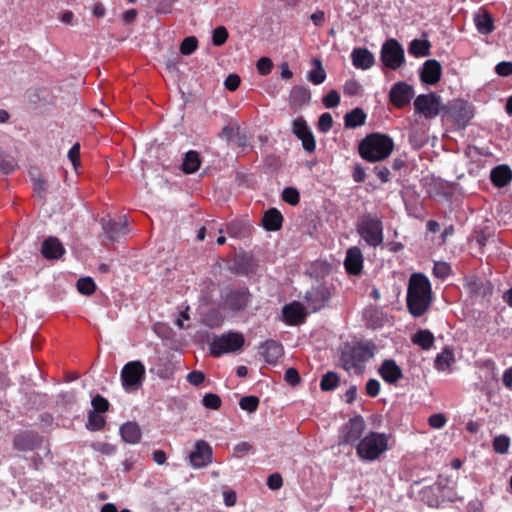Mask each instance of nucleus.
Segmentation results:
<instances>
[{
    "label": "nucleus",
    "mask_w": 512,
    "mask_h": 512,
    "mask_svg": "<svg viewBox=\"0 0 512 512\" xmlns=\"http://www.w3.org/2000/svg\"><path fill=\"white\" fill-rule=\"evenodd\" d=\"M431 303V286L422 274H413L409 280L407 305L414 317L423 315Z\"/></svg>",
    "instance_id": "obj_1"
},
{
    "label": "nucleus",
    "mask_w": 512,
    "mask_h": 512,
    "mask_svg": "<svg viewBox=\"0 0 512 512\" xmlns=\"http://www.w3.org/2000/svg\"><path fill=\"white\" fill-rule=\"evenodd\" d=\"M394 150L392 138L380 133L366 136L359 145L361 157L369 162H378L386 159Z\"/></svg>",
    "instance_id": "obj_2"
},
{
    "label": "nucleus",
    "mask_w": 512,
    "mask_h": 512,
    "mask_svg": "<svg viewBox=\"0 0 512 512\" xmlns=\"http://www.w3.org/2000/svg\"><path fill=\"white\" fill-rule=\"evenodd\" d=\"M358 456L367 461H374L388 449V436L384 433L370 432L357 444Z\"/></svg>",
    "instance_id": "obj_3"
},
{
    "label": "nucleus",
    "mask_w": 512,
    "mask_h": 512,
    "mask_svg": "<svg viewBox=\"0 0 512 512\" xmlns=\"http://www.w3.org/2000/svg\"><path fill=\"white\" fill-rule=\"evenodd\" d=\"M245 343L244 336L238 332H229L217 336L210 343V352L219 357L223 354L233 353L239 350Z\"/></svg>",
    "instance_id": "obj_4"
},
{
    "label": "nucleus",
    "mask_w": 512,
    "mask_h": 512,
    "mask_svg": "<svg viewBox=\"0 0 512 512\" xmlns=\"http://www.w3.org/2000/svg\"><path fill=\"white\" fill-rule=\"evenodd\" d=\"M358 232L361 238L370 246L376 247L383 242L382 223L372 216H364L361 219Z\"/></svg>",
    "instance_id": "obj_5"
},
{
    "label": "nucleus",
    "mask_w": 512,
    "mask_h": 512,
    "mask_svg": "<svg viewBox=\"0 0 512 512\" xmlns=\"http://www.w3.org/2000/svg\"><path fill=\"white\" fill-rule=\"evenodd\" d=\"M415 112L427 119L435 118L446 107L442 104L441 97L435 93L421 94L414 101Z\"/></svg>",
    "instance_id": "obj_6"
},
{
    "label": "nucleus",
    "mask_w": 512,
    "mask_h": 512,
    "mask_svg": "<svg viewBox=\"0 0 512 512\" xmlns=\"http://www.w3.org/2000/svg\"><path fill=\"white\" fill-rule=\"evenodd\" d=\"M145 377V367L140 361H131L125 364L121 371L123 387L126 391L137 390Z\"/></svg>",
    "instance_id": "obj_7"
},
{
    "label": "nucleus",
    "mask_w": 512,
    "mask_h": 512,
    "mask_svg": "<svg viewBox=\"0 0 512 512\" xmlns=\"http://www.w3.org/2000/svg\"><path fill=\"white\" fill-rule=\"evenodd\" d=\"M404 49L395 39L387 40L381 48V60L392 70L400 68L404 62Z\"/></svg>",
    "instance_id": "obj_8"
},
{
    "label": "nucleus",
    "mask_w": 512,
    "mask_h": 512,
    "mask_svg": "<svg viewBox=\"0 0 512 512\" xmlns=\"http://www.w3.org/2000/svg\"><path fill=\"white\" fill-rule=\"evenodd\" d=\"M365 430V421L362 417L356 416L344 424L339 431L340 444H353L357 442Z\"/></svg>",
    "instance_id": "obj_9"
},
{
    "label": "nucleus",
    "mask_w": 512,
    "mask_h": 512,
    "mask_svg": "<svg viewBox=\"0 0 512 512\" xmlns=\"http://www.w3.org/2000/svg\"><path fill=\"white\" fill-rule=\"evenodd\" d=\"M213 451L211 446L204 440L195 443L194 450L190 454V464L195 469L206 467L212 462Z\"/></svg>",
    "instance_id": "obj_10"
},
{
    "label": "nucleus",
    "mask_w": 512,
    "mask_h": 512,
    "mask_svg": "<svg viewBox=\"0 0 512 512\" xmlns=\"http://www.w3.org/2000/svg\"><path fill=\"white\" fill-rule=\"evenodd\" d=\"M369 353L362 347H355L342 356V364L346 371L358 373L362 370L364 362L368 359Z\"/></svg>",
    "instance_id": "obj_11"
},
{
    "label": "nucleus",
    "mask_w": 512,
    "mask_h": 512,
    "mask_svg": "<svg viewBox=\"0 0 512 512\" xmlns=\"http://www.w3.org/2000/svg\"><path fill=\"white\" fill-rule=\"evenodd\" d=\"M420 497L430 507L438 506L445 499H450V492L442 487L441 482H437L432 486L425 487L420 492Z\"/></svg>",
    "instance_id": "obj_12"
},
{
    "label": "nucleus",
    "mask_w": 512,
    "mask_h": 512,
    "mask_svg": "<svg viewBox=\"0 0 512 512\" xmlns=\"http://www.w3.org/2000/svg\"><path fill=\"white\" fill-rule=\"evenodd\" d=\"M414 96V89L405 82L395 83L389 93L390 101L393 105L401 108L410 103Z\"/></svg>",
    "instance_id": "obj_13"
},
{
    "label": "nucleus",
    "mask_w": 512,
    "mask_h": 512,
    "mask_svg": "<svg viewBox=\"0 0 512 512\" xmlns=\"http://www.w3.org/2000/svg\"><path fill=\"white\" fill-rule=\"evenodd\" d=\"M293 133L302 141L304 149L308 152L315 150L316 144L312 132L308 129L306 121L299 117L293 121Z\"/></svg>",
    "instance_id": "obj_14"
},
{
    "label": "nucleus",
    "mask_w": 512,
    "mask_h": 512,
    "mask_svg": "<svg viewBox=\"0 0 512 512\" xmlns=\"http://www.w3.org/2000/svg\"><path fill=\"white\" fill-rule=\"evenodd\" d=\"M441 74L442 67L440 63L437 60L430 59L423 64L420 77L422 82L434 85L440 80Z\"/></svg>",
    "instance_id": "obj_15"
},
{
    "label": "nucleus",
    "mask_w": 512,
    "mask_h": 512,
    "mask_svg": "<svg viewBox=\"0 0 512 512\" xmlns=\"http://www.w3.org/2000/svg\"><path fill=\"white\" fill-rule=\"evenodd\" d=\"M345 268L348 273L357 275L363 267V255L358 247H351L347 250L344 261Z\"/></svg>",
    "instance_id": "obj_16"
},
{
    "label": "nucleus",
    "mask_w": 512,
    "mask_h": 512,
    "mask_svg": "<svg viewBox=\"0 0 512 512\" xmlns=\"http://www.w3.org/2000/svg\"><path fill=\"white\" fill-rule=\"evenodd\" d=\"M378 372L383 380L389 384L396 383L403 376L401 368L394 360L390 359L382 362Z\"/></svg>",
    "instance_id": "obj_17"
},
{
    "label": "nucleus",
    "mask_w": 512,
    "mask_h": 512,
    "mask_svg": "<svg viewBox=\"0 0 512 512\" xmlns=\"http://www.w3.org/2000/svg\"><path fill=\"white\" fill-rule=\"evenodd\" d=\"M353 65L357 69L367 70L374 64V55L366 48H356L351 53Z\"/></svg>",
    "instance_id": "obj_18"
},
{
    "label": "nucleus",
    "mask_w": 512,
    "mask_h": 512,
    "mask_svg": "<svg viewBox=\"0 0 512 512\" xmlns=\"http://www.w3.org/2000/svg\"><path fill=\"white\" fill-rule=\"evenodd\" d=\"M473 21L477 31L482 35H488L494 30L493 18L486 10H479L476 12L474 14Z\"/></svg>",
    "instance_id": "obj_19"
},
{
    "label": "nucleus",
    "mask_w": 512,
    "mask_h": 512,
    "mask_svg": "<svg viewBox=\"0 0 512 512\" xmlns=\"http://www.w3.org/2000/svg\"><path fill=\"white\" fill-rule=\"evenodd\" d=\"M41 252L47 259H58L63 255L65 249L58 238L49 237L43 242Z\"/></svg>",
    "instance_id": "obj_20"
},
{
    "label": "nucleus",
    "mask_w": 512,
    "mask_h": 512,
    "mask_svg": "<svg viewBox=\"0 0 512 512\" xmlns=\"http://www.w3.org/2000/svg\"><path fill=\"white\" fill-rule=\"evenodd\" d=\"M283 316L288 324L295 325L303 321L305 318V311L300 303L294 302L283 308Z\"/></svg>",
    "instance_id": "obj_21"
},
{
    "label": "nucleus",
    "mask_w": 512,
    "mask_h": 512,
    "mask_svg": "<svg viewBox=\"0 0 512 512\" xmlns=\"http://www.w3.org/2000/svg\"><path fill=\"white\" fill-rule=\"evenodd\" d=\"M120 435L124 442L134 445L139 443L142 432L137 423L127 422L120 427Z\"/></svg>",
    "instance_id": "obj_22"
},
{
    "label": "nucleus",
    "mask_w": 512,
    "mask_h": 512,
    "mask_svg": "<svg viewBox=\"0 0 512 512\" xmlns=\"http://www.w3.org/2000/svg\"><path fill=\"white\" fill-rule=\"evenodd\" d=\"M262 355L267 363L275 364L283 354L282 346L275 341H267L262 346Z\"/></svg>",
    "instance_id": "obj_23"
},
{
    "label": "nucleus",
    "mask_w": 512,
    "mask_h": 512,
    "mask_svg": "<svg viewBox=\"0 0 512 512\" xmlns=\"http://www.w3.org/2000/svg\"><path fill=\"white\" fill-rule=\"evenodd\" d=\"M103 230L111 239H117L121 235L125 234L127 227V219H124L121 222H115L112 220L103 221L102 223Z\"/></svg>",
    "instance_id": "obj_24"
},
{
    "label": "nucleus",
    "mask_w": 512,
    "mask_h": 512,
    "mask_svg": "<svg viewBox=\"0 0 512 512\" xmlns=\"http://www.w3.org/2000/svg\"><path fill=\"white\" fill-rule=\"evenodd\" d=\"M282 221H283V217H282L281 213L275 208H271L270 210H268L264 214L263 219H262L264 228L269 231H276V230L280 229L281 225H282Z\"/></svg>",
    "instance_id": "obj_25"
},
{
    "label": "nucleus",
    "mask_w": 512,
    "mask_h": 512,
    "mask_svg": "<svg viewBox=\"0 0 512 512\" xmlns=\"http://www.w3.org/2000/svg\"><path fill=\"white\" fill-rule=\"evenodd\" d=\"M491 180L498 187H504L512 180V171L505 165L497 166L491 171Z\"/></svg>",
    "instance_id": "obj_26"
},
{
    "label": "nucleus",
    "mask_w": 512,
    "mask_h": 512,
    "mask_svg": "<svg viewBox=\"0 0 512 512\" xmlns=\"http://www.w3.org/2000/svg\"><path fill=\"white\" fill-rule=\"evenodd\" d=\"M249 294L245 291L233 292L228 295L226 304L234 311H239L247 306Z\"/></svg>",
    "instance_id": "obj_27"
},
{
    "label": "nucleus",
    "mask_w": 512,
    "mask_h": 512,
    "mask_svg": "<svg viewBox=\"0 0 512 512\" xmlns=\"http://www.w3.org/2000/svg\"><path fill=\"white\" fill-rule=\"evenodd\" d=\"M366 119L365 113L360 109L356 108L345 116V126L347 128H356L364 124Z\"/></svg>",
    "instance_id": "obj_28"
},
{
    "label": "nucleus",
    "mask_w": 512,
    "mask_h": 512,
    "mask_svg": "<svg viewBox=\"0 0 512 512\" xmlns=\"http://www.w3.org/2000/svg\"><path fill=\"white\" fill-rule=\"evenodd\" d=\"M455 361L454 354L451 350L445 349L435 359V367L439 371L447 370Z\"/></svg>",
    "instance_id": "obj_29"
},
{
    "label": "nucleus",
    "mask_w": 512,
    "mask_h": 512,
    "mask_svg": "<svg viewBox=\"0 0 512 512\" xmlns=\"http://www.w3.org/2000/svg\"><path fill=\"white\" fill-rule=\"evenodd\" d=\"M430 44L426 40L414 39L409 46V53L416 57L429 55Z\"/></svg>",
    "instance_id": "obj_30"
},
{
    "label": "nucleus",
    "mask_w": 512,
    "mask_h": 512,
    "mask_svg": "<svg viewBox=\"0 0 512 512\" xmlns=\"http://www.w3.org/2000/svg\"><path fill=\"white\" fill-rule=\"evenodd\" d=\"M200 166L199 155L195 151H189L186 153L183 162V171L187 174L194 173Z\"/></svg>",
    "instance_id": "obj_31"
},
{
    "label": "nucleus",
    "mask_w": 512,
    "mask_h": 512,
    "mask_svg": "<svg viewBox=\"0 0 512 512\" xmlns=\"http://www.w3.org/2000/svg\"><path fill=\"white\" fill-rule=\"evenodd\" d=\"M412 340L415 344L427 350L432 347L434 343V336L428 330H421L413 336Z\"/></svg>",
    "instance_id": "obj_32"
},
{
    "label": "nucleus",
    "mask_w": 512,
    "mask_h": 512,
    "mask_svg": "<svg viewBox=\"0 0 512 512\" xmlns=\"http://www.w3.org/2000/svg\"><path fill=\"white\" fill-rule=\"evenodd\" d=\"M313 63L315 64L316 69L310 71L307 78L313 84L319 85L325 81L326 73L319 59H313Z\"/></svg>",
    "instance_id": "obj_33"
},
{
    "label": "nucleus",
    "mask_w": 512,
    "mask_h": 512,
    "mask_svg": "<svg viewBox=\"0 0 512 512\" xmlns=\"http://www.w3.org/2000/svg\"><path fill=\"white\" fill-rule=\"evenodd\" d=\"M105 425V419L100 413L90 411L88 416V422L86 424L87 429L91 431L101 430Z\"/></svg>",
    "instance_id": "obj_34"
},
{
    "label": "nucleus",
    "mask_w": 512,
    "mask_h": 512,
    "mask_svg": "<svg viewBox=\"0 0 512 512\" xmlns=\"http://www.w3.org/2000/svg\"><path fill=\"white\" fill-rule=\"evenodd\" d=\"M339 378L336 373L328 372L326 373L320 383L321 389L324 391H330L336 388L338 385Z\"/></svg>",
    "instance_id": "obj_35"
},
{
    "label": "nucleus",
    "mask_w": 512,
    "mask_h": 512,
    "mask_svg": "<svg viewBox=\"0 0 512 512\" xmlns=\"http://www.w3.org/2000/svg\"><path fill=\"white\" fill-rule=\"evenodd\" d=\"M510 447V439L505 435L496 436L493 440V449L499 454H506Z\"/></svg>",
    "instance_id": "obj_36"
},
{
    "label": "nucleus",
    "mask_w": 512,
    "mask_h": 512,
    "mask_svg": "<svg viewBox=\"0 0 512 512\" xmlns=\"http://www.w3.org/2000/svg\"><path fill=\"white\" fill-rule=\"evenodd\" d=\"M96 285L92 278H81L77 282V289L81 294L91 295L95 291Z\"/></svg>",
    "instance_id": "obj_37"
},
{
    "label": "nucleus",
    "mask_w": 512,
    "mask_h": 512,
    "mask_svg": "<svg viewBox=\"0 0 512 512\" xmlns=\"http://www.w3.org/2000/svg\"><path fill=\"white\" fill-rule=\"evenodd\" d=\"M241 409L248 412H254L259 406V398L256 396H244L240 399Z\"/></svg>",
    "instance_id": "obj_38"
},
{
    "label": "nucleus",
    "mask_w": 512,
    "mask_h": 512,
    "mask_svg": "<svg viewBox=\"0 0 512 512\" xmlns=\"http://www.w3.org/2000/svg\"><path fill=\"white\" fill-rule=\"evenodd\" d=\"M15 447L19 450H31L34 448V442L30 435H19L15 439Z\"/></svg>",
    "instance_id": "obj_39"
},
{
    "label": "nucleus",
    "mask_w": 512,
    "mask_h": 512,
    "mask_svg": "<svg viewBox=\"0 0 512 512\" xmlns=\"http://www.w3.org/2000/svg\"><path fill=\"white\" fill-rule=\"evenodd\" d=\"M228 38V31L224 26H219L213 31L212 41L215 46L223 45Z\"/></svg>",
    "instance_id": "obj_40"
},
{
    "label": "nucleus",
    "mask_w": 512,
    "mask_h": 512,
    "mask_svg": "<svg viewBox=\"0 0 512 512\" xmlns=\"http://www.w3.org/2000/svg\"><path fill=\"white\" fill-rule=\"evenodd\" d=\"M174 373V367L169 361H161L156 374L161 379H169Z\"/></svg>",
    "instance_id": "obj_41"
},
{
    "label": "nucleus",
    "mask_w": 512,
    "mask_h": 512,
    "mask_svg": "<svg viewBox=\"0 0 512 512\" xmlns=\"http://www.w3.org/2000/svg\"><path fill=\"white\" fill-rule=\"evenodd\" d=\"M283 200L290 204V205H296L299 202L300 195L297 189L293 187H287L283 190L282 193Z\"/></svg>",
    "instance_id": "obj_42"
},
{
    "label": "nucleus",
    "mask_w": 512,
    "mask_h": 512,
    "mask_svg": "<svg viewBox=\"0 0 512 512\" xmlns=\"http://www.w3.org/2000/svg\"><path fill=\"white\" fill-rule=\"evenodd\" d=\"M202 403L206 408L216 410L221 406V399L217 394L208 393L203 397Z\"/></svg>",
    "instance_id": "obj_43"
},
{
    "label": "nucleus",
    "mask_w": 512,
    "mask_h": 512,
    "mask_svg": "<svg viewBox=\"0 0 512 512\" xmlns=\"http://www.w3.org/2000/svg\"><path fill=\"white\" fill-rule=\"evenodd\" d=\"M197 48V39L195 37L185 38L180 46V51L183 55H190Z\"/></svg>",
    "instance_id": "obj_44"
},
{
    "label": "nucleus",
    "mask_w": 512,
    "mask_h": 512,
    "mask_svg": "<svg viewBox=\"0 0 512 512\" xmlns=\"http://www.w3.org/2000/svg\"><path fill=\"white\" fill-rule=\"evenodd\" d=\"M91 448L104 455H112L116 451V447L106 442H94L91 444Z\"/></svg>",
    "instance_id": "obj_45"
},
{
    "label": "nucleus",
    "mask_w": 512,
    "mask_h": 512,
    "mask_svg": "<svg viewBox=\"0 0 512 512\" xmlns=\"http://www.w3.org/2000/svg\"><path fill=\"white\" fill-rule=\"evenodd\" d=\"M92 406V411H95L96 413H103L108 410L109 403L105 398L97 395L92 399Z\"/></svg>",
    "instance_id": "obj_46"
},
{
    "label": "nucleus",
    "mask_w": 512,
    "mask_h": 512,
    "mask_svg": "<svg viewBox=\"0 0 512 512\" xmlns=\"http://www.w3.org/2000/svg\"><path fill=\"white\" fill-rule=\"evenodd\" d=\"M340 102L339 93L336 90H331L328 94L323 98V104L326 108H334Z\"/></svg>",
    "instance_id": "obj_47"
},
{
    "label": "nucleus",
    "mask_w": 512,
    "mask_h": 512,
    "mask_svg": "<svg viewBox=\"0 0 512 512\" xmlns=\"http://www.w3.org/2000/svg\"><path fill=\"white\" fill-rule=\"evenodd\" d=\"M333 119L330 113H323L318 121V128L322 132H327L332 128Z\"/></svg>",
    "instance_id": "obj_48"
},
{
    "label": "nucleus",
    "mask_w": 512,
    "mask_h": 512,
    "mask_svg": "<svg viewBox=\"0 0 512 512\" xmlns=\"http://www.w3.org/2000/svg\"><path fill=\"white\" fill-rule=\"evenodd\" d=\"M256 66L260 74L267 75L271 72L273 64L271 59L267 57H262L257 61Z\"/></svg>",
    "instance_id": "obj_49"
},
{
    "label": "nucleus",
    "mask_w": 512,
    "mask_h": 512,
    "mask_svg": "<svg viewBox=\"0 0 512 512\" xmlns=\"http://www.w3.org/2000/svg\"><path fill=\"white\" fill-rule=\"evenodd\" d=\"M433 271L436 277L445 278L450 273V266L446 262H435Z\"/></svg>",
    "instance_id": "obj_50"
},
{
    "label": "nucleus",
    "mask_w": 512,
    "mask_h": 512,
    "mask_svg": "<svg viewBox=\"0 0 512 512\" xmlns=\"http://www.w3.org/2000/svg\"><path fill=\"white\" fill-rule=\"evenodd\" d=\"M429 425L435 429H441L446 424V418L441 413L433 414L428 419Z\"/></svg>",
    "instance_id": "obj_51"
},
{
    "label": "nucleus",
    "mask_w": 512,
    "mask_h": 512,
    "mask_svg": "<svg viewBox=\"0 0 512 512\" xmlns=\"http://www.w3.org/2000/svg\"><path fill=\"white\" fill-rule=\"evenodd\" d=\"M68 158L70 159L74 169L76 170L80 164V145L78 143L74 144L72 148L69 150Z\"/></svg>",
    "instance_id": "obj_52"
},
{
    "label": "nucleus",
    "mask_w": 512,
    "mask_h": 512,
    "mask_svg": "<svg viewBox=\"0 0 512 512\" xmlns=\"http://www.w3.org/2000/svg\"><path fill=\"white\" fill-rule=\"evenodd\" d=\"M496 73L500 76L506 77L512 74V62L503 61L496 65Z\"/></svg>",
    "instance_id": "obj_53"
},
{
    "label": "nucleus",
    "mask_w": 512,
    "mask_h": 512,
    "mask_svg": "<svg viewBox=\"0 0 512 512\" xmlns=\"http://www.w3.org/2000/svg\"><path fill=\"white\" fill-rule=\"evenodd\" d=\"M205 380V375L201 371H192L187 375V381L194 386L201 385Z\"/></svg>",
    "instance_id": "obj_54"
},
{
    "label": "nucleus",
    "mask_w": 512,
    "mask_h": 512,
    "mask_svg": "<svg viewBox=\"0 0 512 512\" xmlns=\"http://www.w3.org/2000/svg\"><path fill=\"white\" fill-rule=\"evenodd\" d=\"M240 77L237 74H230L224 81V86L230 90L234 91L239 87Z\"/></svg>",
    "instance_id": "obj_55"
},
{
    "label": "nucleus",
    "mask_w": 512,
    "mask_h": 512,
    "mask_svg": "<svg viewBox=\"0 0 512 512\" xmlns=\"http://www.w3.org/2000/svg\"><path fill=\"white\" fill-rule=\"evenodd\" d=\"M366 392L369 396L376 397L380 392V382L376 379H370L366 384Z\"/></svg>",
    "instance_id": "obj_56"
},
{
    "label": "nucleus",
    "mask_w": 512,
    "mask_h": 512,
    "mask_svg": "<svg viewBox=\"0 0 512 512\" xmlns=\"http://www.w3.org/2000/svg\"><path fill=\"white\" fill-rule=\"evenodd\" d=\"M285 380L291 385H296L300 382V376L296 369L289 368L285 372Z\"/></svg>",
    "instance_id": "obj_57"
},
{
    "label": "nucleus",
    "mask_w": 512,
    "mask_h": 512,
    "mask_svg": "<svg viewBox=\"0 0 512 512\" xmlns=\"http://www.w3.org/2000/svg\"><path fill=\"white\" fill-rule=\"evenodd\" d=\"M223 500H224V504L227 506V507H232L236 504V501H237V496H236V493L232 490H225L223 492Z\"/></svg>",
    "instance_id": "obj_58"
},
{
    "label": "nucleus",
    "mask_w": 512,
    "mask_h": 512,
    "mask_svg": "<svg viewBox=\"0 0 512 512\" xmlns=\"http://www.w3.org/2000/svg\"><path fill=\"white\" fill-rule=\"evenodd\" d=\"M282 483V478L277 473L270 475L267 482L269 488L273 490L279 489L282 486Z\"/></svg>",
    "instance_id": "obj_59"
},
{
    "label": "nucleus",
    "mask_w": 512,
    "mask_h": 512,
    "mask_svg": "<svg viewBox=\"0 0 512 512\" xmlns=\"http://www.w3.org/2000/svg\"><path fill=\"white\" fill-rule=\"evenodd\" d=\"M359 90H360V85L358 82H356L354 80L348 81L344 85V92L348 95H355L359 92Z\"/></svg>",
    "instance_id": "obj_60"
},
{
    "label": "nucleus",
    "mask_w": 512,
    "mask_h": 512,
    "mask_svg": "<svg viewBox=\"0 0 512 512\" xmlns=\"http://www.w3.org/2000/svg\"><path fill=\"white\" fill-rule=\"evenodd\" d=\"M252 449L251 444L248 442H240L234 446V451L239 455L247 454Z\"/></svg>",
    "instance_id": "obj_61"
},
{
    "label": "nucleus",
    "mask_w": 512,
    "mask_h": 512,
    "mask_svg": "<svg viewBox=\"0 0 512 512\" xmlns=\"http://www.w3.org/2000/svg\"><path fill=\"white\" fill-rule=\"evenodd\" d=\"M353 178L356 182H363L365 180V170L361 166H356Z\"/></svg>",
    "instance_id": "obj_62"
},
{
    "label": "nucleus",
    "mask_w": 512,
    "mask_h": 512,
    "mask_svg": "<svg viewBox=\"0 0 512 512\" xmlns=\"http://www.w3.org/2000/svg\"><path fill=\"white\" fill-rule=\"evenodd\" d=\"M153 460L158 464L162 465L166 461V454L162 450H156L153 453Z\"/></svg>",
    "instance_id": "obj_63"
},
{
    "label": "nucleus",
    "mask_w": 512,
    "mask_h": 512,
    "mask_svg": "<svg viewBox=\"0 0 512 512\" xmlns=\"http://www.w3.org/2000/svg\"><path fill=\"white\" fill-rule=\"evenodd\" d=\"M377 176L382 180V182H387L389 180L390 171L388 168H376Z\"/></svg>",
    "instance_id": "obj_64"
}]
</instances>
